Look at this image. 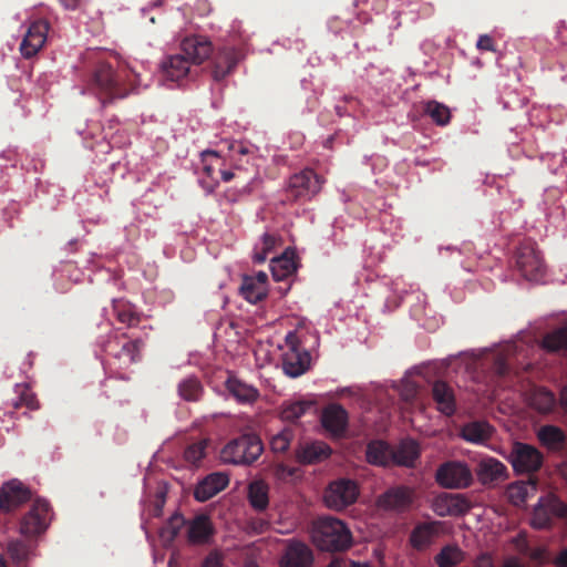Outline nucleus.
Wrapping results in <instances>:
<instances>
[{
    "label": "nucleus",
    "mask_w": 567,
    "mask_h": 567,
    "mask_svg": "<svg viewBox=\"0 0 567 567\" xmlns=\"http://www.w3.org/2000/svg\"><path fill=\"white\" fill-rule=\"evenodd\" d=\"M182 53L168 55L161 64L166 80L181 82L192 76V65H199L213 53V44L207 37L190 35L181 42Z\"/></svg>",
    "instance_id": "nucleus-1"
},
{
    "label": "nucleus",
    "mask_w": 567,
    "mask_h": 567,
    "mask_svg": "<svg viewBox=\"0 0 567 567\" xmlns=\"http://www.w3.org/2000/svg\"><path fill=\"white\" fill-rule=\"evenodd\" d=\"M313 542L319 549L326 551H342L352 543V535L343 522L332 517H323L316 522Z\"/></svg>",
    "instance_id": "nucleus-2"
},
{
    "label": "nucleus",
    "mask_w": 567,
    "mask_h": 567,
    "mask_svg": "<svg viewBox=\"0 0 567 567\" xmlns=\"http://www.w3.org/2000/svg\"><path fill=\"white\" fill-rule=\"evenodd\" d=\"M264 444L255 433H245L230 440L220 451L223 463L233 465H251L261 455Z\"/></svg>",
    "instance_id": "nucleus-3"
},
{
    "label": "nucleus",
    "mask_w": 567,
    "mask_h": 567,
    "mask_svg": "<svg viewBox=\"0 0 567 567\" xmlns=\"http://www.w3.org/2000/svg\"><path fill=\"white\" fill-rule=\"evenodd\" d=\"M109 102L123 99L137 92L138 75L126 64L121 63L117 52L109 50Z\"/></svg>",
    "instance_id": "nucleus-4"
},
{
    "label": "nucleus",
    "mask_w": 567,
    "mask_h": 567,
    "mask_svg": "<svg viewBox=\"0 0 567 567\" xmlns=\"http://www.w3.org/2000/svg\"><path fill=\"white\" fill-rule=\"evenodd\" d=\"M435 481L443 488L463 489L472 485L473 474L466 463L446 461L436 468Z\"/></svg>",
    "instance_id": "nucleus-5"
},
{
    "label": "nucleus",
    "mask_w": 567,
    "mask_h": 567,
    "mask_svg": "<svg viewBox=\"0 0 567 567\" xmlns=\"http://www.w3.org/2000/svg\"><path fill=\"white\" fill-rule=\"evenodd\" d=\"M508 462L518 474H534L540 470L544 455L533 445L515 442L508 455Z\"/></svg>",
    "instance_id": "nucleus-6"
},
{
    "label": "nucleus",
    "mask_w": 567,
    "mask_h": 567,
    "mask_svg": "<svg viewBox=\"0 0 567 567\" xmlns=\"http://www.w3.org/2000/svg\"><path fill=\"white\" fill-rule=\"evenodd\" d=\"M516 266L519 272L527 280H539L545 271V266L536 244L526 240L520 244L516 251Z\"/></svg>",
    "instance_id": "nucleus-7"
},
{
    "label": "nucleus",
    "mask_w": 567,
    "mask_h": 567,
    "mask_svg": "<svg viewBox=\"0 0 567 567\" xmlns=\"http://www.w3.org/2000/svg\"><path fill=\"white\" fill-rule=\"evenodd\" d=\"M415 499V489L408 485L389 487L377 498V506L384 512H408Z\"/></svg>",
    "instance_id": "nucleus-8"
},
{
    "label": "nucleus",
    "mask_w": 567,
    "mask_h": 567,
    "mask_svg": "<svg viewBox=\"0 0 567 567\" xmlns=\"http://www.w3.org/2000/svg\"><path fill=\"white\" fill-rule=\"evenodd\" d=\"M52 509L44 499H35L30 511L23 516L20 532L25 536H35L44 533L50 525Z\"/></svg>",
    "instance_id": "nucleus-9"
},
{
    "label": "nucleus",
    "mask_w": 567,
    "mask_h": 567,
    "mask_svg": "<svg viewBox=\"0 0 567 567\" xmlns=\"http://www.w3.org/2000/svg\"><path fill=\"white\" fill-rule=\"evenodd\" d=\"M323 181L312 169H303L289 178L287 197L292 200L310 199L317 195Z\"/></svg>",
    "instance_id": "nucleus-10"
},
{
    "label": "nucleus",
    "mask_w": 567,
    "mask_h": 567,
    "mask_svg": "<svg viewBox=\"0 0 567 567\" xmlns=\"http://www.w3.org/2000/svg\"><path fill=\"white\" fill-rule=\"evenodd\" d=\"M567 506L554 495L542 497L534 508L530 525L535 529H546L555 518L565 517Z\"/></svg>",
    "instance_id": "nucleus-11"
},
{
    "label": "nucleus",
    "mask_w": 567,
    "mask_h": 567,
    "mask_svg": "<svg viewBox=\"0 0 567 567\" xmlns=\"http://www.w3.org/2000/svg\"><path fill=\"white\" fill-rule=\"evenodd\" d=\"M359 495L354 481L341 478L332 482L324 492L323 499L329 508L341 511L353 504Z\"/></svg>",
    "instance_id": "nucleus-12"
},
{
    "label": "nucleus",
    "mask_w": 567,
    "mask_h": 567,
    "mask_svg": "<svg viewBox=\"0 0 567 567\" xmlns=\"http://www.w3.org/2000/svg\"><path fill=\"white\" fill-rule=\"evenodd\" d=\"M471 507V502L463 494L441 493L432 503L433 512L440 517L463 516Z\"/></svg>",
    "instance_id": "nucleus-13"
},
{
    "label": "nucleus",
    "mask_w": 567,
    "mask_h": 567,
    "mask_svg": "<svg viewBox=\"0 0 567 567\" xmlns=\"http://www.w3.org/2000/svg\"><path fill=\"white\" fill-rule=\"evenodd\" d=\"M241 59L243 54L239 49L230 45L220 47L214 55L212 63V78L214 81H223L235 70Z\"/></svg>",
    "instance_id": "nucleus-14"
},
{
    "label": "nucleus",
    "mask_w": 567,
    "mask_h": 567,
    "mask_svg": "<svg viewBox=\"0 0 567 567\" xmlns=\"http://www.w3.org/2000/svg\"><path fill=\"white\" fill-rule=\"evenodd\" d=\"M331 449L323 442H298L289 458L299 464H315L328 458Z\"/></svg>",
    "instance_id": "nucleus-15"
},
{
    "label": "nucleus",
    "mask_w": 567,
    "mask_h": 567,
    "mask_svg": "<svg viewBox=\"0 0 567 567\" xmlns=\"http://www.w3.org/2000/svg\"><path fill=\"white\" fill-rule=\"evenodd\" d=\"M31 499V491L20 481L12 480L0 489V508L10 512Z\"/></svg>",
    "instance_id": "nucleus-16"
},
{
    "label": "nucleus",
    "mask_w": 567,
    "mask_h": 567,
    "mask_svg": "<svg viewBox=\"0 0 567 567\" xmlns=\"http://www.w3.org/2000/svg\"><path fill=\"white\" fill-rule=\"evenodd\" d=\"M49 31V23L37 20L30 24L20 44V52L25 59L34 56L44 45Z\"/></svg>",
    "instance_id": "nucleus-17"
},
{
    "label": "nucleus",
    "mask_w": 567,
    "mask_h": 567,
    "mask_svg": "<svg viewBox=\"0 0 567 567\" xmlns=\"http://www.w3.org/2000/svg\"><path fill=\"white\" fill-rule=\"evenodd\" d=\"M102 54L103 52L101 50H91L86 54L87 60L96 63V66L87 82V89L95 94L101 104L104 105L106 102V68L104 60L102 58H97V55Z\"/></svg>",
    "instance_id": "nucleus-18"
},
{
    "label": "nucleus",
    "mask_w": 567,
    "mask_h": 567,
    "mask_svg": "<svg viewBox=\"0 0 567 567\" xmlns=\"http://www.w3.org/2000/svg\"><path fill=\"white\" fill-rule=\"evenodd\" d=\"M348 422L347 410L338 403L329 404L322 411V426L334 436H342L346 433Z\"/></svg>",
    "instance_id": "nucleus-19"
},
{
    "label": "nucleus",
    "mask_w": 567,
    "mask_h": 567,
    "mask_svg": "<svg viewBox=\"0 0 567 567\" xmlns=\"http://www.w3.org/2000/svg\"><path fill=\"white\" fill-rule=\"evenodd\" d=\"M229 483L226 474L215 472L207 475L195 486L194 497L198 502H206L225 489Z\"/></svg>",
    "instance_id": "nucleus-20"
},
{
    "label": "nucleus",
    "mask_w": 567,
    "mask_h": 567,
    "mask_svg": "<svg viewBox=\"0 0 567 567\" xmlns=\"http://www.w3.org/2000/svg\"><path fill=\"white\" fill-rule=\"evenodd\" d=\"M311 363V355L307 350H287L282 354V370L290 378L305 374Z\"/></svg>",
    "instance_id": "nucleus-21"
},
{
    "label": "nucleus",
    "mask_w": 567,
    "mask_h": 567,
    "mask_svg": "<svg viewBox=\"0 0 567 567\" xmlns=\"http://www.w3.org/2000/svg\"><path fill=\"white\" fill-rule=\"evenodd\" d=\"M313 563L311 549L303 543L291 542L280 560L281 567H310Z\"/></svg>",
    "instance_id": "nucleus-22"
},
{
    "label": "nucleus",
    "mask_w": 567,
    "mask_h": 567,
    "mask_svg": "<svg viewBox=\"0 0 567 567\" xmlns=\"http://www.w3.org/2000/svg\"><path fill=\"white\" fill-rule=\"evenodd\" d=\"M476 474L483 485L503 482L508 477L507 467L497 458H482L477 465Z\"/></svg>",
    "instance_id": "nucleus-23"
},
{
    "label": "nucleus",
    "mask_w": 567,
    "mask_h": 567,
    "mask_svg": "<svg viewBox=\"0 0 567 567\" xmlns=\"http://www.w3.org/2000/svg\"><path fill=\"white\" fill-rule=\"evenodd\" d=\"M432 396L437 410L451 416L456 411L455 395L453 389L445 381H435L432 386Z\"/></svg>",
    "instance_id": "nucleus-24"
},
{
    "label": "nucleus",
    "mask_w": 567,
    "mask_h": 567,
    "mask_svg": "<svg viewBox=\"0 0 567 567\" xmlns=\"http://www.w3.org/2000/svg\"><path fill=\"white\" fill-rule=\"evenodd\" d=\"M226 389L237 402L251 404L259 398V391L254 385L247 384L236 377H229L226 381Z\"/></svg>",
    "instance_id": "nucleus-25"
},
{
    "label": "nucleus",
    "mask_w": 567,
    "mask_h": 567,
    "mask_svg": "<svg viewBox=\"0 0 567 567\" xmlns=\"http://www.w3.org/2000/svg\"><path fill=\"white\" fill-rule=\"evenodd\" d=\"M419 456V445L413 440L403 441L395 450L392 449V464L394 465L414 467Z\"/></svg>",
    "instance_id": "nucleus-26"
},
{
    "label": "nucleus",
    "mask_w": 567,
    "mask_h": 567,
    "mask_svg": "<svg viewBox=\"0 0 567 567\" xmlns=\"http://www.w3.org/2000/svg\"><path fill=\"white\" fill-rule=\"evenodd\" d=\"M365 457L372 465H392V447L383 441H372L367 446Z\"/></svg>",
    "instance_id": "nucleus-27"
},
{
    "label": "nucleus",
    "mask_w": 567,
    "mask_h": 567,
    "mask_svg": "<svg viewBox=\"0 0 567 567\" xmlns=\"http://www.w3.org/2000/svg\"><path fill=\"white\" fill-rule=\"evenodd\" d=\"M439 522L422 523L414 527L411 533L410 542L416 549L427 547L439 533Z\"/></svg>",
    "instance_id": "nucleus-28"
},
{
    "label": "nucleus",
    "mask_w": 567,
    "mask_h": 567,
    "mask_svg": "<svg viewBox=\"0 0 567 567\" xmlns=\"http://www.w3.org/2000/svg\"><path fill=\"white\" fill-rule=\"evenodd\" d=\"M493 426L485 421H474L465 424L462 427V437L471 443H484L491 439L493 434Z\"/></svg>",
    "instance_id": "nucleus-29"
},
{
    "label": "nucleus",
    "mask_w": 567,
    "mask_h": 567,
    "mask_svg": "<svg viewBox=\"0 0 567 567\" xmlns=\"http://www.w3.org/2000/svg\"><path fill=\"white\" fill-rule=\"evenodd\" d=\"M538 478L529 476L526 481L516 482L509 485L507 494L513 504L519 505L537 491Z\"/></svg>",
    "instance_id": "nucleus-30"
},
{
    "label": "nucleus",
    "mask_w": 567,
    "mask_h": 567,
    "mask_svg": "<svg viewBox=\"0 0 567 567\" xmlns=\"http://www.w3.org/2000/svg\"><path fill=\"white\" fill-rule=\"evenodd\" d=\"M213 534V525L205 515L197 516L188 527V539L194 544L207 543Z\"/></svg>",
    "instance_id": "nucleus-31"
},
{
    "label": "nucleus",
    "mask_w": 567,
    "mask_h": 567,
    "mask_svg": "<svg viewBox=\"0 0 567 567\" xmlns=\"http://www.w3.org/2000/svg\"><path fill=\"white\" fill-rule=\"evenodd\" d=\"M269 487L261 481L256 480L248 485V501L250 506L257 511L262 512L268 507L269 504Z\"/></svg>",
    "instance_id": "nucleus-32"
},
{
    "label": "nucleus",
    "mask_w": 567,
    "mask_h": 567,
    "mask_svg": "<svg viewBox=\"0 0 567 567\" xmlns=\"http://www.w3.org/2000/svg\"><path fill=\"white\" fill-rule=\"evenodd\" d=\"M539 442L549 450H558L566 442L564 431L556 425H544L537 433Z\"/></svg>",
    "instance_id": "nucleus-33"
},
{
    "label": "nucleus",
    "mask_w": 567,
    "mask_h": 567,
    "mask_svg": "<svg viewBox=\"0 0 567 567\" xmlns=\"http://www.w3.org/2000/svg\"><path fill=\"white\" fill-rule=\"evenodd\" d=\"M142 347L143 342L140 339H125L121 344V351L115 353L114 358L120 361V367H128L140 359Z\"/></svg>",
    "instance_id": "nucleus-34"
},
{
    "label": "nucleus",
    "mask_w": 567,
    "mask_h": 567,
    "mask_svg": "<svg viewBox=\"0 0 567 567\" xmlns=\"http://www.w3.org/2000/svg\"><path fill=\"white\" fill-rule=\"evenodd\" d=\"M464 551L457 545H446L435 555L439 567H455L464 560Z\"/></svg>",
    "instance_id": "nucleus-35"
},
{
    "label": "nucleus",
    "mask_w": 567,
    "mask_h": 567,
    "mask_svg": "<svg viewBox=\"0 0 567 567\" xmlns=\"http://www.w3.org/2000/svg\"><path fill=\"white\" fill-rule=\"evenodd\" d=\"M177 391L183 400L196 402L200 400L204 388L196 377H187L178 383Z\"/></svg>",
    "instance_id": "nucleus-36"
},
{
    "label": "nucleus",
    "mask_w": 567,
    "mask_h": 567,
    "mask_svg": "<svg viewBox=\"0 0 567 567\" xmlns=\"http://www.w3.org/2000/svg\"><path fill=\"white\" fill-rule=\"evenodd\" d=\"M113 312L117 320L128 327L138 324L140 316L135 307L123 300H113Z\"/></svg>",
    "instance_id": "nucleus-37"
},
{
    "label": "nucleus",
    "mask_w": 567,
    "mask_h": 567,
    "mask_svg": "<svg viewBox=\"0 0 567 567\" xmlns=\"http://www.w3.org/2000/svg\"><path fill=\"white\" fill-rule=\"evenodd\" d=\"M208 445L209 440L207 439L187 445L184 451V460L192 466H199L200 462L207 455Z\"/></svg>",
    "instance_id": "nucleus-38"
},
{
    "label": "nucleus",
    "mask_w": 567,
    "mask_h": 567,
    "mask_svg": "<svg viewBox=\"0 0 567 567\" xmlns=\"http://www.w3.org/2000/svg\"><path fill=\"white\" fill-rule=\"evenodd\" d=\"M185 524L184 517L176 513L169 517L165 525L159 530L161 540L165 545H169L174 542L179 530Z\"/></svg>",
    "instance_id": "nucleus-39"
},
{
    "label": "nucleus",
    "mask_w": 567,
    "mask_h": 567,
    "mask_svg": "<svg viewBox=\"0 0 567 567\" xmlns=\"http://www.w3.org/2000/svg\"><path fill=\"white\" fill-rule=\"evenodd\" d=\"M543 347L550 352L567 350V326L547 333L543 339Z\"/></svg>",
    "instance_id": "nucleus-40"
},
{
    "label": "nucleus",
    "mask_w": 567,
    "mask_h": 567,
    "mask_svg": "<svg viewBox=\"0 0 567 567\" xmlns=\"http://www.w3.org/2000/svg\"><path fill=\"white\" fill-rule=\"evenodd\" d=\"M296 439V433L292 427H285L282 431L272 436L270 447L274 453H287L290 445Z\"/></svg>",
    "instance_id": "nucleus-41"
},
{
    "label": "nucleus",
    "mask_w": 567,
    "mask_h": 567,
    "mask_svg": "<svg viewBox=\"0 0 567 567\" xmlns=\"http://www.w3.org/2000/svg\"><path fill=\"white\" fill-rule=\"evenodd\" d=\"M241 296L250 303H257L266 298L267 287L256 285L251 279L244 278L240 286Z\"/></svg>",
    "instance_id": "nucleus-42"
},
{
    "label": "nucleus",
    "mask_w": 567,
    "mask_h": 567,
    "mask_svg": "<svg viewBox=\"0 0 567 567\" xmlns=\"http://www.w3.org/2000/svg\"><path fill=\"white\" fill-rule=\"evenodd\" d=\"M532 405L540 413H549L556 405V398L550 391L538 389L532 396Z\"/></svg>",
    "instance_id": "nucleus-43"
},
{
    "label": "nucleus",
    "mask_w": 567,
    "mask_h": 567,
    "mask_svg": "<svg viewBox=\"0 0 567 567\" xmlns=\"http://www.w3.org/2000/svg\"><path fill=\"white\" fill-rule=\"evenodd\" d=\"M424 111L440 126L446 125L450 122V110L442 103L430 101L426 103Z\"/></svg>",
    "instance_id": "nucleus-44"
},
{
    "label": "nucleus",
    "mask_w": 567,
    "mask_h": 567,
    "mask_svg": "<svg viewBox=\"0 0 567 567\" xmlns=\"http://www.w3.org/2000/svg\"><path fill=\"white\" fill-rule=\"evenodd\" d=\"M310 408V403L296 401L285 403L281 408L280 416L284 421L295 422L299 420Z\"/></svg>",
    "instance_id": "nucleus-45"
},
{
    "label": "nucleus",
    "mask_w": 567,
    "mask_h": 567,
    "mask_svg": "<svg viewBox=\"0 0 567 567\" xmlns=\"http://www.w3.org/2000/svg\"><path fill=\"white\" fill-rule=\"evenodd\" d=\"M16 392L18 398L12 403L14 409L27 406L30 410H37L39 408L35 394L25 384H17Z\"/></svg>",
    "instance_id": "nucleus-46"
},
{
    "label": "nucleus",
    "mask_w": 567,
    "mask_h": 567,
    "mask_svg": "<svg viewBox=\"0 0 567 567\" xmlns=\"http://www.w3.org/2000/svg\"><path fill=\"white\" fill-rule=\"evenodd\" d=\"M271 271L274 279L280 281L291 276L296 271V265L292 259L278 258L272 260Z\"/></svg>",
    "instance_id": "nucleus-47"
},
{
    "label": "nucleus",
    "mask_w": 567,
    "mask_h": 567,
    "mask_svg": "<svg viewBox=\"0 0 567 567\" xmlns=\"http://www.w3.org/2000/svg\"><path fill=\"white\" fill-rule=\"evenodd\" d=\"M8 554L17 565L24 563L29 556V546L22 540H12L8 544Z\"/></svg>",
    "instance_id": "nucleus-48"
},
{
    "label": "nucleus",
    "mask_w": 567,
    "mask_h": 567,
    "mask_svg": "<svg viewBox=\"0 0 567 567\" xmlns=\"http://www.w3.org/2000/svg\"><path fill=\"white\" fill-rule=\"evenodd\" d=\"M492 369L499 377L507 375L511 370L507 354L504 352L493 354Z\"/></svg>",
    "instance_id": "nucleus-49"
},
{
    "label": "nucleus",
    "mask_w": 567,
    "mask_h": 567,
    "mask_svg": "<svg viewBox=\"0 0 567 567\" xmlns=\"http://www.w3.org/2000/svg\"><path fill=\"white\" fill-rule=\"evenodd\" d=\"M229 151L231 152V158L235 162V168H240L241 165L239 164V162L241 159L237 156H248L249 148L243 145L241 143L234 142L229 144Z\"/></svg>",
    "instance_id": "nucleus-50"
},
{
    "label": "nucleus",
    "mask_w": 567,
    "mask_h": 567,
    "mask_svg": "<svg viewBox=\"0 0 567 567\" xmlns=\"http://www.w3.org/2000/svg\"><path fill=\"white\" fill-rule=\"evenodd\" d=\"M208 157H216L218 159L219 155L216 151L210 150L204 151L202 153V161L204 164L203 174L207 177H214V167L208 163Z\"/></svg>",
    "instance_id": "nucleus-51"
},
{
    "label": "nucleus",
    "mask_w": 567,
    "mask_h": 567,
    "mask_svg": "<svg viewBox=\"0 0 567 567\" xmlns=\"http://www.w3.org/2000/svg\"><path fill=\"white\" fill-rule=\"evenodd\" d=\"M199 185L207 195H210L219 185V181L215 177H207L206 175L199 178Z\"/></svg>",
    "instance_id": "nucleus-52"
},
{
    "label": "nucleus",
    "mask_w": 567,
    "mask_h": 567,
    "mask_svg": "<svg viewBox=\"0 0 567 567\" xmlns=\"http://www.w3.org/2000/svg\"><path fill=\"white\" fill-rule=\"evenodd\" d=\"M476 48L481 51L494 52L496 50L494 40L487 34L480 35L477 43H476Z\"/></svg>",
    "instance_id": "nucleus-53"
},
{
    "label": "nucleus",
    "mask_w": 567,
    "mask_h": 567,
    "mask_svg": "<svg viewBox=\"0 0 567 567\" xmlns=\"http://www.w3.org/2000/svg\"><path fill=\"white\" fill-rule=\"evenodd\" d=\"M285 341H286V346L288 348L287 350H305L301 347L299 337L295 331L288 332L285 338Z\"/></svg>",
    "instance_id": "nucleus-54"
},
{
    "label": "nucleus",
    "mask_w": 567,
    "mask_h": 567,
    "mask_svg": "<svg viewBox=\"0 0 567 567\" xmlns=\"http://www.w3.org/2000/svg\"><path fill=\"white\" fill-rule=\"evenodd\" d=\"M276 237L271 234L265 233L261 237L260 246L265 251H271L276 245Z\"/></svg>",
    "instance_id": "nucleus-55"
},
{
    "label": "nucleus",
    "mask_w": 567,
    "mask_h": 567,
    "mask_svg": "<svg viewBox=\"0 0 567 567\" xmlns=\"http://www.w3.org/2000/svg\"><path fill=\"white\" fill-rule=\"evenodd\" d=\"M474 567H494L493 559L488 554H482L475 560Z\"/></svg>",
    "instance_id": "nucleus-56"
},
{
    "label": "nucleus",
    "mask_w": 567,
    "mask_h": 567,
    "mask_svg": "<svg viewBox=\"0 0 567 567\" xmlns=\"http://www.w3.org/2000/svg\"><path fill=\"white\" fill-rule=\"evenodd\" d=\"M268 254L269 251H265L264 249H261V247L256 246L254 251V261L257 264H262L264 261H266Z\"/></svg>",
    "instance_id": "nucleus-57"
},
{
    "label": "nucleus",
    "mask_w": 567,
    "mask_h": 567,
    "mask_svg": "<svg viewBox=\"0 0 567 567\" xmlns=\"http://www.w3.org/2000/svg\"><path fill=\"white\" fill-rule=\"evenodd\" d=\"M554 563L557 567H567V547L560 550Z\"/></svg>",
    "instance_id": "nucleus-58"
},
{
    "label": "nucleus",
    "mask_w": 567,
    "mask_h": 567,
    "mask_svg": "<svg viewBox=\"0 0 567 567\" xmlns=\"http://www.w3.org/2000/svg\"><path fill=\"white\" fill-rule=\"evenodd\" d=\"M203 567H220V560L216 555H208L204 560Z\"/></svg>",
    "instance_id": "nucleus-59"
},
{
    "label": "nucleus",
    "mask_w": 567,
    "mask_h": 567,
    "mask_svg": "<svg viewBox=\"0 0 567 567\" xmlns=\"http://www.w3.org/2000/svg\"><path fill=\"white\" fill-rule=\"evenodd\" d=\"M251 279L254 284L267 287L268 276L265 272H258L255 277H247Z\"/></svg>",
    "instance_id": "nucleus-60"
},
{
    "label": "nucleus",
    "mask_w": 567,
    "mask_h": 567,
    "mask_svg": "<svg viewBox=\"0 0 567 567\" xmlns=\"http://www.w3.org/2000/svg\"><path fill=\"white\" fill-rule=\"evenodd\" d=\"M559 402L563 410L567 412V384L560 391Z\"/></svg>",
    "instance_id": "nucleus-61"
},
{
    "label": "nucleus",
    "mask_w": 567,
    "mask_h": 567,
    "mask_svg": "<svg viewBox=\"0 0 567 567\" xmlns=\"http://www.w3.org/2000/svg\"><path fill=\"white\" fill-rule=\"evenodd\" d=\"M163 505H164V497L161 496L156 499V503L154 506V514H153L154 516H159L162 514Z\"/></svg>",
    "instance_id": "nucleus-62"
},
{
    "label": "nucleus",
    "mask_w": 567,
    "mask_h": 567,
    "mask_svg": "<svg viewBox=\"0 0 567 567\" xmlns=\"http://www.w3.org/2000/svg\"><path fill=\"white\" fill-rule=\"evenodd\" d=\"M80 0H61L65 9L74 10L78 8Z\"/></svg>",
    "instance_id": "nucleus-63"
},
{
    "label": "nucleus",
    "mask_w": 567,
    "mask_h": 567,
    "mask_svg": "<svg viewBox=\"0 0 567 567\" xmlns=\"http://www.w3.org/2000/svg\"><path fill=\"white\" fill-rule=\"evenodd\" d=\"M327 567H346V561L340 558L332 559Z\"/></svg>",
    "instance_id": "nucleus-64"
}]
</instances>
